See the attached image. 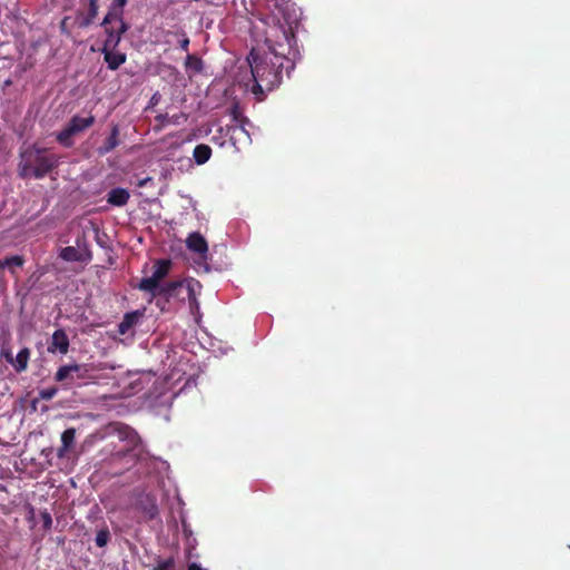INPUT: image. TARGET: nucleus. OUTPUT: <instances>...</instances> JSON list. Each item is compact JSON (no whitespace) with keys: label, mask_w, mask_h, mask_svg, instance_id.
<instances>
[{"label":"nucleus","mask_w":570,"mask_h":570,"mask_svg":"<svg viewBox=\"0 0 570 570\" xmlns=\"http://www.w3.org/2000/svg\"><path fill=\"white\" fill-rule=\"evenodd\" d=\"M169 302H165V298H161V305H164L166 307V305L168 304Z\"/></svg>","instance_id":"38"},{"label":"nucleus","mask_w":570,"mask_h":570,"mask_svg":"<svg viewBox=\"0 0 570 570\" xmlns=\"http://www.w3.org/2000/svg\"><path fill=\"white\" fill-rule=\"evenodd\" d=\"M57 392H58L57 387H48V389L40 390L39 396L42 400L49 401L55 397Z\"/></svg>","instance_id":"28"},{"label":"nucleus","mask_w":570,"mask_h":570,"mask_svg":"<svg viewBox=\"0 0 570 570\" xmlns=\"http://www.w3.org/2000/svg\"><path fill=\"white\" fill-rule=\"evenodd\" d=\"M128 0H114L107 14L105 16V22H114V20L124 19V8L127 6Z\"/></svg>","instance_id":"16"},{"label":"nucleus","mask_w":570,"mask_h":570,"mask_svg":"<svg viewBox=\"0 0 570 570\" xmlns=\"http://www.w3.org/2000/svg\"><path fill=\"white\" fill-rule=\"evenodd\" d=\"M137 509L142 513L146 520H154L158 514L155 495L150 493L141 494L137 500Z\"/></svg>","instance_id":"9"},{"label":"nucleus","mask_w":570,"mask_h":570,"mask_svg":"<svg viewBox=\"0 0 570 570\" xmlns=\"http://www.w3.org/2000/svg\"><path fill=\"white\" fill-rule=\"evenodd\" d=\"M2 355L10 364L13 363V356L10 352H3Z\"/></svg>","instance_id":"34"},{"label":"nucleus","mask_w":570,"mask_h":570,"mask_svg":"<svg viewBox=\"0 0 570 570\" xmlns=\"http://www.w3.org/2000/svg\"><path fill=\"white\" fill-rule=\"evenodd\" d=\"M40 519H41V522H42V528L45 530H50L51 527H52L51 514L47 510H43V511L40 512Z\"/></svg>","instance_id":"27"},{"label":"nucleus","mask_w":570,"mask_h":570,"mask_svg":"<svg viewBox=\"0 0 570 570\" xmlns=\"http://www.w3.org/2000/svg\"><path fill=\"white\" fill-rule=\"evenodd\" d=\"M60 258L66 262H82V254L73 246L63 247L59 254Z\"/></svg>","instance_id":"21"},{"label":"nucleus","mask_w":570,"mask_h":570,"mask_svg":"<svg viewBox=\"0 0 570 570\" xmlns=\"http://www.w3.org/2000/svg\"><path fill=\"white\" fill-rule=\"evenodd\" d=\"M69 346H70V341H69L67 333L65 332V330L58 328L52 333L51 340L49 342L47 350L49 353H52V354L60 353V354L65 355L68 353Z\"/></svg>","instance_id":"8"},{"label":"nucleus","mask_w":570,"mask_h":570,"mask_svg":"<svg viewBox=\"0 0 570 570\" xmlns=\"http://www.w3.org/2000/svg\"><path fill=\"white\" fill-rule=\"evenodd\" d=\"M116 48H101L104 60L110 70H117L126 62L127 56L124 52L115 51Z\"/></svg>","instance_id":"11"},{"label":"nucleus","mask_w":570,"mask_h":570,"mask_svg":"<svg viewBox=\"0 0 570 570\" xmlns=\"http://www.w3.org/2000/svg\"><path fill=\"white\" fill-rule=\"evenodd\" d=\"M119 144V126L112 125L110 135L105 139L104 144L97 148V154L99 156H105L118 147Z\"/></svg>","instance_id":"12"},{"label":"nucleus","mask_w":570,"mask_h":570,"mask_svg":"<svg viewBox=\"0 0 570 570\" xmlns=\"http://www.w3.org/2000/svg\"><path fill=\"white\" fill-rule=\"evenodd\" d=\"M92 379L90 370L87 364H69L60 366L56 374L55 380L65 384H72L76 380H89Z\"/></svg>","instance_id":"6"},{"label":"nucleus","mask_w":570,"mask_h":570,"mask_svg":"<svg viewBox=\"0 0 570 570\" xmlns=\"http://www.w3.org/2000/svg\"><path fill=\"white\" fill-rule=\"evenodd\" d=\"M140 316L141 313L138 311L126 313L117 326L118 334L126 335L138 323Z\"/></svg>","instance_id":"15"},{"label":"nucleus","mask_w":570,"mask_h":570,"mask_svg":"<svg viewBox=\"0 0 570 570\" xmlns=\"http://www.w3.org/2000/svg\"><path fill=\"white\" fill-rule=\"evenodd\" d=\"M95 121L96 119L92 115H89L88 117L75 115L70 118L65 128L56 135V140L61 146L70 148L73 146L72 137L90 128Z\"/></svg>","instance_id":"3"},{"label":"nucleus","mask_w":570,"mask_h":570,"mask_svg":"<svg viewBox=\"0 0 570 570\" xmlns=\"http://www.w3.org/2000/svg\"><path fill=\"white\" fill-rule=\"evenodd\" d=\"M76 430L73 428H69L65 430L61 434V443L65 448H71L75 443Z\"/></svg>","instance_id":"23"},{"label":"nucleus","mask_w":570,"mask_h":570,"mask_svg":"<svg viewBox=\"0 0 570 570\" xmlns=\"http://www.w3.org/2000/svg\"><path fill=\"white\" fill-rule=\"evenodd\" d=\"M232 116H233V119H234L235 121H238L239 112H238V109H237V107H236V106H234V107L232 108Z\"/></svg>","instance_id":"33"},{"label":"nucleus","mask_w":570,"mask_h":570,"mask_svg":"<svg viewBox=\"0 0 570 570\" xmlns=\"http://www.w3.org/2000/svg\"><path fill=\"white\" fill-rule=\"evenodd\" d=\"M212 156V148L206 144H199L194 148L193 157L197 165H204Z\"/></svg>","instance_id":"20"},{"label":"nucleus","mask_w":570,"mask_h":570,"mask_svg":"<svg viewBox=\"0 0 570 570\" xmlns=\"http://www.w3.org/2000/svg\"><path fill=\"white\" fill-rule=\"evenodd\" d=\"M184 282H185L184 286H186L188 299H190V301L196 299L195 292H196V288H200L202 287L200 283L198 281L194 279V278L186 279Z\"/></svg>","instance_id":"25"},{"label":"nucleus","mask_w":570,"mask_h":570,"mask_svg":"<svg viewBox=\"0 0 570 570\" xmlns=\"http://www.w3.org/2000/svg\"><path fill=\"white\" fill-rule=\"evenodd\" d=\"M286 0H283V2H285Z\"/></svg>","instance_id":"39"},{"label":"nucleus","mask_w":570,"mask_h":570,"mask_svg":"<svg viewBox=\"0 0 570 570\" xmlns=\"http://www.w3.org/2000/svg\"><path fill=\"white\" fill-rule=\"evenodd\" d=\"M253 60H249L252 75L255 81L253 86V94L263 95L264 90H273L276 88L283 78V70L294 68V63L291 59L284 55L272 53L264 58L253 56Z\"/></svg>","instance_id":"1"},{"label":"nucleus","mask_w":570,"mask_h":570,"mask_svg":"<svg viewBox=\"0 0 570 570\" xmlns=\"http://www.w3.org/2000/svg\"><path fill=\"white\" fill-rule=\"evenodd\" d=\"M157 101H158L157 94H155V95L151 97L150 102H151L153 105H156V104H157Z\"/></svg>","instance_id":"37"},{"label":"nucleus","mask_w":570,"mask_h":570,"mask_svg":"<svg viewBox=\"0 0 570 570\" xmlns=\"http://www.w3.org/2000/svg\"><path fill=\"white\" fill-rule=\"evenodd\" d=\"M167 119V115H158L156 116V120L159 122H164Z\"/></svg>","instance_id":"36"},{"label":"nucleus","mask_w":570,"mask_h":570,"mask_svg":"<svg viewBox=\"0 0 570 570\" xmlns=\"http://www.w3.org/2000/svg\"><path fill=\"white\" fill-rule=\"evenodd\" d=\"M68 450H69V448H65V445H61V446L58 449V452H57L58 456H59V458H63V456L66 455V453H67V451H68Z\"/></svg>","instance_id":"32"},{"label":"nucleus","mask_w":570,"mask_h":570,"mask_svg":"<svg viewBox=\"0 0 570 570\" xmlns=\"http://www.w3.org/2000/svg\"><path fill=\"white\" fill-rule=\"evenodd\" d=\"M58 157L47 148L32 145L20 153L19 177L41 179L58 166Z\"/></svg>","instance_id":"2"},{"label":"nucleus","mask_w":570,"mask_h":570,"mask_svg":"<svg viewBox=\"0 0 570 570\" xmlns=\"http://www.w3.org/2000/svg\"><path fill=\"white\" fill-rule=\"evenodd\" d=\"M118 432L120 440L127 442V451H134L141 444L140 436L131 428L127 425H120Z\"/></svg>","instance_id":"13"},{"label":"nucleus","mask_w":570,"mask_h":570,"mask_svg":"<svg viewBox=\"0 0 570 570\" xmlns=\"http://www.w3.org/2000/svg\"><path fill=\"white\" fill-rule=\"evenodd\" d=\"M153 570H175V559L169 557L165 560H159Z\"/></svg>","instance_id":"26"},{"label":"nucleus","mask_w":570,"mask_h":570,"mask_svg":"<svg viewBox=\"0 0 570 570\" xmlns=\"http://www.w3.org/2000/svg\"><path fill=\"white\" fill-rule=\"evenodd\" d=\"M185 66L194 69L196 72H200L203 70L202 59L194 55H187Z\"/></svg>","instance_id":"24"},{"label":"nucleus","mask_w":570,"mask_h":570,"mask_svg":"<svg viewBox=\"0 0 570 570\" xmlns=\"http://www.w3.org/2000/svg\"><path fill=\"white\" fill-rule=\"evenodd\" d=\"M185 282L184 281H171L158 286L155 291L147 292L150 294L153 298H156V305L165 311V306L161 305V298H165V302H170L171 299H177L180 302L185 301V296H183Z\"/></svg>","instance_id":"4"},{"label":"nucleus","mask_w":570,"mask_h":570,"mask_svg":"<svg viewBox=\"0 0 570 570\" xmlns=\"http://www.w3.org/2000/svg\"><path fill=\"white\" fill-rule=\"evenodd\" d=\"M98 9H99L98 0H89L88 11H87L86 16H83L81 18V20L79 21V27L80 28L89 27L96 19V17L98 14Z\"/></svg>","instance_id":"19"},{"label":"nucleus","mask_w":570,"mask_h":570,"mask_svg":"<svg viewBox=\"0 0 570 570\" xmlns=\"http://www.w3.org/2000/svg\"><path fill=\"white\" fill-rule=\"evenodd\" d=\"M24 264V258L21 255H13L0 258V273L8 268L11 275H16V269L21 268Z\"/></svg>","instance_id":"17"},{"label":"nucleus","mask_w":570,"mask_h":570,"mask_svg":"<svg viewBox=\"0 0 570 570\" xmlns=\"http://www.w3.org/2000/svg\"><path fill=\"white\" fill-rule=\"evenodd\" d=\"M30 348L23 347L19 351L16 358H13L12 366L16 370L17 373L24 372L28 367V362L30 360Z\"/></svg>","instance_id":"18"},{"label":"nucleus","mask_w":570,"mask_h":570,"mask_svg":"<svg viewBox=\"0 0 570 570\" xmlns=\"http://www.w3.org/2000/svg\"><path fill=\"white\" fill-rule=\"evenodd\" d=\"M187 570H205L203 569L198 563L196 562H193L188 566V569Z\"/></svg>","instance_id":"35"},{"label":"nucleus","mask_w":570,"mask_h":570,"mask_svg":"<svg viewBox=\"0 0 570 570\" xmlns=\"http://www.w3.org/2000/svg\"><path fill=\"white\" fill-rule=\"evenodd\" d=\"M186 246L191 252L197 253L203 259L207 258L208 244L200 233H190L186 239Z\"/></svg>","instance_id":"10"},{"label":"nucleus","mask_w":570,"mask_h":570,"mask_svg":"<svg viewBox=\"0 0 570 570\" xmlns=\"http://www.w3.org/2000/svg\"><path fill=\"white\" fill-rule=\"evenodd\" d=\"M67 21H68V17H65L61 22H60V30L62 33H68V30H67Z\"/></svg>","instance_id":"31"},{"label":"nucleus","mask_w":570,"mask_h":570,"mask_svg":"<svg viewBox=\"0 0 570 570\" xmlns=\"http://www.w3.org/2000/svg\"><path fill=\"white\" fill-rule=\"evenodd\" d=\"M110 531L107 527H104L101 528L100 530H98L97 534H96V539H95V542H96V546L99 547V548H104L108 544V542L110 541Z\"/></svg>","instance_id":"22"},{"label":"nucleus","mask_w":570,"mask_h":570,"mask_svg":"<svg viewBox=\"0 0 570 570\" xmlns=\"http://www.w3.org/2000/svg\"><path fill=\"white\" fill-rule=\"evenodd\" d=\"M129 198V191L120 187L112 188L107 195L108 204L118 207L125 206L128 203Z\"/></svg>","instance_id":"14"},{"label":"nucleus","mask_w":570,"mask_h":570,"mask_svg":"<svg viewBox=\"0 0 570 570\" xmlns=\"http://www.w3.org/2000/svg\"><path fill=\"white\" fill-rule=\"evenodd\" d=\"M228 130L232 131L230 139H234V137L237 132L247 135V132L245 131L243 126L236 125V126L230 127Z\"/></svg>","instance_id":"29"},{"label":"nucleus","mask_w":570,"mask_h":570,"mask_svg":"<svg viewBox=\"0 0 570 570\" xmlns=\"http://www.w3.org/2000/svg\"><path fill=\"white\" fill-rule=\"evenodd\" d=\"M170 268V259L156 261L151 276L141 278L137 285V288L145 293L157 289L158 286L161 285L160 282L169 274Z\"/></svg>","instance_id":"5"},{"label":"nucleus","mask_w":570,"mask_h":570,"mask_svg":"<svg viewBox=\"0 0 570 570\" xmlns=\"http://www.w3.org/2000/svg\"><path fill=\"white\" fill-rule=\"evenodd\" d=\"M101 26L106 35L102 48H117L122 35L128 30V24L124 19L114 20V22L109 23H106L104 19Z\"/></svg>","instance_id":"7"},{"label":"nucleus","mask_w":570,"mask_h":570,"mask_svg":"<svg viewBox=\"0 0 570 570\" xmlns=\"http://www.w3.org/2000/svg\"><path fill=\"white\" fill-rule=\"evenodd\" d=\"M188 46H189V38L185 33H183V38L179 40V47L181 50L187 52Z\"/></svg>","instance_id":"30"}]
</instances>
